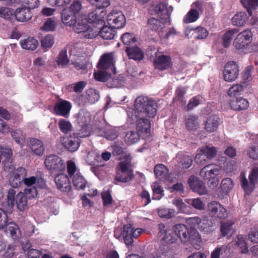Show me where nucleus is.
Segmentation results:
<instances>
[{"label":"nucleus","instance_id":"41","mask_svg":"<svg viewBox=\"0 0 258 258\" xmlns=\"http://www.w3.org/2000/svg\"><path fill=\"white\" fill-rule=\"evenodd\" d=\"M243 6L247 9L249 16H252V10L255 9L258 5V0H241Z\"/></svg>","mask_w":258,"mask_h":258},{"label":"nucleus","instance_id":"20","mask_svg":"<svg viewBox=\"0 0 258 258\" xmlns=\"http://www.w3.org/2000/svg\"><path fill=\"white\" fill-rule=\"evenodd\" d=\"M12 173L13 176L10 179V185L13 187L17 188L20 186L24 177L26 176L27 171L25 168L20 167Z\"/></svg>","mask_w":258,"mask_h":258},{"label":"nucleus","instance_id":"42","mask_svg":"<svg viewBox=\"0 0 258 258\" xmlns=\"http://www.w3.org/2000/svg\"><path fill=\"white\" fill-rule=\"evenodd\" d=\"M111 73H112V72L100 71L97 73H94V79L98 81L105 82L111 78Z\"/></svg>","mask_w":258,"mask_h":258},{"label":"nucleus","instance_id":"54","mask_svg":"<svg viewBox=\"0 0 258 258\" xmlns=\"http://www.w3.org/2000/svg\"><path fill=\"white\" fill-rule=\"evenodd\" d=\"M113 153L114 155L120 156L121 157H126L127 160H129V161H131L132 158L130 154H126L124 151V149L122 147H120L118 145H115L114 146L113 149Z\"/></svg>","mask_w":258,"mask_h":258},{"label":"nucleus","instance_id":"46","mask_svg":"<svg viewBox=\"0 0 258 258\" xmlns=\"http://www.w3.org/2000/svg\"><path fill=\"white\" fill-rule=\"evenodd\" d=\"M205 221H206V220H204L202 222V219L200 217L196 216L187 218L186 219V224L191 225V227L189 228H194L196 229L197 227L199 228H202V226L201 225V224L202 223L204 224Z\"/></svg>","mask_w":258,"mask_h":258},{"label":"nucleus","instance_id":"11","mask_svg":"<svg viewBox=\"0 0 258 258\" xmlns=\"http://www.w3.org/2000/svg\"><path fill=\"white\" fill-rule=\"evenodd\" d=\"M239 74V66L236 62L231 61L225 64L223 71V77L225 81H234L237 78Z\"/></svg>","mask_w":258,"mask_h":258},{"label":"nucleus","instance_id":"2","mask_svg":"<svg viewBox=\"0 0 258 258\" xmlns=\"http://www.w3.org/2000/svg\"><path fill=\"white\" fill-rule=\"evenodd\" d=\"M220 169L221 168L218 165L209 164L201 170L200 175L207 182L209 187L214 188L219 183V180L216 176L219 174Z\"/></svg>","mask_w":258,"mask_h":258},{"label":"nucleus","instance_id":"17","mask_svg":"<svg viewBox=\"0 0 258 258\" xmlns=\"http://www.w3.org/2000/svg\"><path fill=\"white\" fill-rule=\"evenodd\" d=\"M187 183L193 191L200 195L207 193V189L204 183L197 177L194 175L190 176L187 180Z\"/></svg>","mask_w":258,"mask_h":258},{"label":"nucleus","instance_id":"63","mask_svg":"<svg viewBox=\"0 0 258 258\" xmlns=\"http://www.w3.org/2000/svg\"><path fill=\"white\" fill-rule=\"evenodd\" d=\"M54 111L56 115L64 116V101L61 100L56 103L54 107Z\"/></svg>","mask_w":258,"mask_h":258},{"label":"nucleus","instance_id":"62","mask_svg":"<svg viewBox=\"0 0 258 258\" xmlns=\"http://www.w3.org/2000/svg\"><path fill=\"white\" fill-rule=\"evenodd\" d=\"M103 204L104 207L111 205L113 202L111 195L109 191H106L101 194Z\"/></svg>","mask_w":258,"mask_h":258},{"label":"nucleus","instance_id":"32","mask_svg":"<svg viewBox=\"0 0 258 258\" xmlns=\"http://www.w3.org/2000/svg\"><path fill=\"white\" fill-rule=\"evenodd\" d=\"M72 182L77 189L83 190L87 184V180L80 174L77 173L73 177Z\"/></svg>","mask_w":258,"mask_h":258},{"label":"nucleus","instance_id":"38","mask_svg":"<svg viewBox=\"0 0 258 258\" xmlns=\"http://www.w3.org/2000/svg\"><path fill=\"white\" fill-rule=\"evenodd\" d=\"M243 90V87L241 85L235 84L229 88L228 95L231 99H236V97H239V96L241 94Z\"/></svg>","mask_w":258,"mask_h":258},{"label":"nucleus","instance_id":"34","mask_svg":"<svg viewBox=\"0 0 258 258\" xmlns=\"http://www.w3.org/2000/svg\"><path fill=\"white\" fill-rule=\"evenodd\" d=\"M68 143L66 145V149L71 152L77 151L80 144L79 139L76 136H71L68 139Z\"/></svg>","mask_w":258,"mask_h":258},{"label":"nucleus","instance_id":"36","mask_svg":"<svg viewBox=\"0 0 258 258\" xmlns=\"http://www.w3.org/2000/svg\"><path fill=\"white\" fill-rule=\"evenodd\" d=\"M141 134L135 131L127 132L124 137V141L128 145H132L138 142Z\"/></svg>","mask_w":258,"mask_h":258},{"label":"nucleus","instance_id":"25","mask_svg":"<svg viewBox=\"0 0 258 258\" xmlns=\"http://www.w3.org/2000/svg\"><path fill=\"white\" fill-rule=\"evenodd\" d=\"M125 51L130 59L141 60L144 58V53L138 47L126 46Z\"/></svg>","mask_w":258,"mask_h":258},{"label":"nucleus","instance_id":"57","mask_svg":"<svg viewBox=\"0 0 258 258\" xmlns=\"http://www.w3.org/2000/svg\"><path fill=\"white\" fill-rule=\"evenodd\" d=\"M13 14L14 11L12 9L6 7L0 8L1 17L3 18L6 20H9L11 18Z\"/></svg>","mask_w":258,"mask_h":258},{"label":"nucleus","instance_id":"31","mask_svg":"<svg viewBox=\"0 0 258 258\" xmlns=\"http://www.w3.org/2000/svg\"><path fill=\"white\" fill-rule=\"evenodd\" d=\"M154 11L156 14L162 19H167L169 18V14L166 3H160L157 4L155 7Z\"/></svg>","mask_w":258,"mask_h":258},{"label":"nucleus","instance_id":"10","mask_svg":"<svg viewBox=\"0 0 258 258\" xmlns=\"http://www.w3.org/2000/svg\"><path fill=\"white\" fill-rule=\"evenodd\" d=\"M81 9L82 5L80 1H74L71 4L69 10L66 12V25L72 26L76 23V19Z\"/></svg>","mask_w":258,"mask_h":258},{"label":"nucleus","instance_id":"43","mask_svg":"<svg viewBox=\"0 0 258 258\" xmlns=\"http://www.w3.org/2000/svg\"><path fill=\"white\" fill-rule=\"evenodd\" d=\"M233 223H230L229 222H222L221 223V232L223 236L227 235H231L233 231Z\"/></svg>","mask_w":258,"mask_h":258},{"label":"nucleus","instance_id":"39","mask_svg":"<svg viewBox=\"0 0 258 258\" xmlns=\"http://www.w3.org/2000/svg\"><path fill=\"white\" fill-rule=\"evenodd\" d=\"M153 190L152 199L153 200H160L164 196V190L157 182H155L151 186Z\"/></svg>","mask_w":258,"mask_h":258},{"label":"nucleus","instance_id":"15","mask_svg":"<svg viewBox=\"0 0 258 258\" xmlns=\"http://www.w3.org/2000/svg\"><path fill=\"white\" fill-rule=\"evenodd\" d=\"M208 210L210 214L215 218L224 219L228 216L226 210L219 202L212 201L208 205Z\"/></svg>","mask_w":258,"mask_h":258},{"label":"nucleus","instance_id":"50","mask_svg":"<svg viewBox=\"0 0 258 258\" xmlns=\"http://www.w3.org/2000/svg\"><path fill=\"white\" fill-rule=\"evenodd\" d=\"M175 211L173 209L163 208L159 209L158 214L161 218H170L174 216Z\"/></svg>","mask_w":258,"mask_h":258},{"label":"nucleus","instance_id":"60","mask_svg":"<svg viewBox=\"0 0 258 258\" xmlns=\"http://www.w3.org/2000/svg\"><path fill=\"white\" fill-rule=\"evenodd\" d=\"M54 181L58 189L61 191H63V185L64 184V174L63 173L58 174L57 176H55Z\"/></svg>","mask_w":258,"mask_h":258},{"label":"nucleus","instance_id":"40","mask_svg":"<svg viewBox=\"0 0 258 258\" xmlns=\"http://www.w3.org/2000/svg\"><path fill=\"white\" fill-rule=\"evenodd\" d=\"M172 203L177 207L178 212L185 214L189 213L190 207L187 206L181 199H174Z\"/></svg>","mask_w":258,"mask_h":258},{"label":"nucleus","instance_id":"14","mask_svg":"<svg viewBox=\"0 0 258 258\" xmlns=\"http://www.w3.org/2000/svg\"><path fill=\"white\" fill-rule=\"evenodd\" d=\"M113 53H104L100 57L97 67L100 70L108 71L115 73Z\"/></svg>","mask_w":258,"mask_h":258},{"label":"nucleus","instance_id":"35","mask_svg":"<svg viewBox=\"0 0 258 258\" xmlns=\"http://www.w3.org/2000/svg\"><path fill=\"white\" fill-rule=\"evenodd\" d=\"M198 116L194 115H188L185 119V126L189 131L196 130L198 125Z\"/></svg>","mask_w":258,"mask_h":258},{"label":"nucleus","instance_id":"24","mask_svg":"<svg viewBox=\"0 0 258 258\" xmlns=\"http://www.w3.org/2000/svg\"><path fill=\"white\" fill-rule=\"evenodd\" d=\"M220 121V118L217 115H210L205 123V129L207 132H214L218 128Z\"/></svg>","mask_w":258,"mask_h":258},{"label":"nucleus","instance_id":"48","mask_svg":"<svg viewBox=\"0 0 258 258\" xmlns=\"http://www.w3.org/2000/svg\"><path fill=\"white\" fill-rule=\"evenodd\" d=\"M7 225L8 227L7 228V232L9 233L14 239L18 238L17 233L20 232V230L18 225L13 222H10L9 224L7 223Z\"/></svg>","mask_w":258,"mask_h":258},{"label":"nucleus","instance_id":"19","mask_svg":"<svg viewBox=\"0 0 258 258\" xmlns=\"http://www.w3.org/2000/svg\"><path fill=\"white\" fill-rule=\"evenodd\" d=\"M192 6L197 9H191L183 18V22L190 23L196 21L200 17L198 10H201L202 8V3L197 1L193 3Z\"/></svg>","mask_w":258,"mask_h":258},{"label":"nucleus","instance_id":"29","mask_svg":"<svg viewBox=\"0 0 258 258\" xmlns=\"http://www.w3.org/2000/svg\"><path fill=\"white\" fill-rule=\"evenodd\" d=\"M20 44L23 49L33 51L37 48L39 43L34 37H28L22 40Z\"/></svg>","mask_w":258,"mask_h":258},{"label":"nucleus","instance_id":"23","mask_svg":"<svg viewBox=\"0 0 258 258\" xmlns=\"http://www.w3.org/2000/svg\"><path fill=\"white\" fill-rule=\"evenodd\" d=\"M229 105L232 109L240 111L246 109L249 106V102L247 99L239 97L236 99H231Z\"/></svg>","mask_w":258,"mask_h":258},{"label":"nucleus","instance_id":"55","mask_svg":"<svg viewBox=\"0 0 258 258\" xmlns=\"http://www.w3.org/2000/svg\"><path fill=\"white\" fill-rule=\"evenodd\" d=\"M54 42L53 36L47 35L41 39V46L43 48H49L52 47Z\"/></svg>","mask_w":258,"mask_h":258},{"label":"nucleus","instance_id":"37","mask_svg":"<svg viewBox=\"0 0 258 258\" xmlns=\"http://www.w3.org/2000/svg\"><path fill=\"white\" fill-rule=\"evenodd\" d=\"M192 158L189 155L182 156L178 163V166L181 168V172L189 168L192 164Z\"/></svg>","mask_w":258,"mask_h":258},{"label":"nucleus","instance_id":"61","mask_svg":"<svg viewBox=\"0 0 258 258\" xmlns=\"http://www.w3.org/2000/svg\"><path fill=\"white\" fill-rule=\"evenodd\" d=\"M210 159L207 158V156L204 152H200L198 153L195 157V161L197 164L201 165H204L205 164L208 163V161Z\"/></svg>","mask_w":258,"mask_h":258},{"label":"nucleus","instance_id":"18","mask_svg":"<svg viewBox=\"0 0 258 258\" xmlns=\"http://www.w3.org/2000/svg\"><path fill=\"white\" fill-rule=\"evenodd\" d=\"M158 237L162 241L168 243H173L172 235L168 224L160 223L158 224Z\"/></svg>","mask_w":258,"mask_h":258},{"label":"nucleus","instance_id":"28","mask_svg":"<svg viewBox=\"0 0 258 258\" xmlns=\"http://www.w3.org/2000/svg\"><path fill=\"white\" fill-rule=\"evenodd\" d=\"M115 28L110 26H104V25L99 30L98 34L103 39L111 40L113 39L115 35Z\"/></svg>","mask_w":258,"mask_h":258},{"label":"nucleus","instance_id":"21","mask_svg":"<svg viewBox=\"0 0 258 258\" xmlns=\"http://www.w3.org/2000/svg\"><path fill=\"white\" fill-rule=\"evenodd\" d=\"M14 15L16 20L21 22H28L32 17L31 10L25 6L17 8L14 12Z\"/></svg>","mask_w":258,"mask_h":258},{"label":"nucleus","instance_id":"33","mask_svg":"<svg viewBox=\"0 0 258 258\" xmlns=\"http://www.w3.org/2000/svg\"><path fill=\"white\" fill-rule=\"evenodd\" d=\"M237 29H233L227 31L222 36V45L224 47L227 48L231 44L234 35L238 33Z\"/></svg>","mask_w":258,"mask_h":258},{"label":"nucleus","instance_id":"16","mask_svg":"<svg viewBox=\"0 0 258 258\" xmlns=\"http://www.w3.org/2000/svg\"><path fill=\"white\" fill-rule=\"evenodd\" d=\"M77 18L78 20H76V23L73 25L74 31L78 33H82V36L86 38H93L94 37H88L87 36L88 34L90 32V30H92V28L88 23L86 18L78 17Z\"/></svg>","mask_w":258,"mask_h":258},{"label":"nucleus","instance_id":"44","mask_svg":"<svg viewBox=\"0 0 258 258\" xmlns=\"http://www.w3.org/2000/svg\"><path fill=\"white\" fill-rule=\"evenodd\" d=\"M236 245L241 249V253H246L248 252V247L246 242V238L242 235H237Z\"/></svg>","mask_w":258,"mask_h":258},{"label":"nucleus","instance_id":"22","mask_svg":"<svg viewBox=\"0 0 258 258\" xmlns=\"http://www.w3.org/2000/svg\"><path fill=\"white\" fill-rule=\"evenodd\" d=\"M28 145L35 154L41 156L44 151V147L42 142L36 138H30L28 142Z\"/></svg>","mask_w":258,"mask_h":258},{"label":"nucleus","instance_id":"51","mask_svg":"<svg viewBox=\"0 0 258 258\" xmlns=\"http://www.w3.org/2000/svg\"><path fill=\"white\" fill-rule=\"evenodd\" d=\"M186 202L196 209L200 210L204 209L205 204L199 198L188 199Z\"/></svg>","mask_w":258,"mask_h":258},{"label":"nucleus","instance_id":"3","mask_svg":"<svg viewBox=\"0 0 258 258\" xmlns=\"http://www.w3.org/2000/svg\"><path fill=\"white\" fill-rule=\"evenodd\" d=\"M104 16L105 13L103 11L100 12L99 14L97 11L89 13L86 20L92 28V30H90L91 32L88 34V37H95L98 35L99 30L105 24Z\"/></svg>","mask_w":258,"mask_h":258},{"label":"nucleus","instance_id":"13","mask_svg":"<svg viewBox=\"0 0 258 258\" xmlns=\"http://www.w3.org/2000/svg\"><path fill=\"white\" fill-rule=\"evenodd\" d=\"M12 155L13 151L11 149H6L2 151V156L4 158L2 161L3 169L9 174H12L16 170Z\"/></svg>","mask_w":258,"mask_h":258},{"label":"nucleus","instance_id":"12","mask_svg":"<svg viewBox=\"0 0 258 258\" xmlns=\"http://www.w3.org/2000/svg\"><path fill=\"white\" fill-rule=\"evenodd\" d=\"M107 22L111 27L115 29H119L124 26L125 18L120 11H112L108 15Z\"/></svg>","mask_w":258,"mask_h":258},{"label":"nucleus","instance_id":"6","mask_svg":"<svg viewBox=\"0 0 258 258\" xmlns=\"http://www.w3.org/2000/svg\"><path fill=\"white\" fill-rule=\"evenodd\" d=\"M252 34L250 30H245L239 33L234 39L233 45L241 52H246L251 44Z\"/></svg>","mask_w":258,"mask_h":258},{"label":"nucleus","instance_id":"52","mask_svg":"<svg viewBox=\"0 0 258 258\" xmlns=\"http://www.w3.org/2000/svg\"><path fill=\"white\" fill-rule=\"evenodd\" d=\"M249 157L253 159H258V142L251 145L247 150Z\"/></svg>","mask_w":258,"mask_h":258},{"label":"nucleus","instance_id":"7","mask_svg":"<svg viewBox=\"0 0 258 258\" xmlns=\"http://www.w3.org/2000/svg\"><path fill=\"white\" fill-rule=\"evenodd\" d=\"M153 60L154 68L159 71H164L172 68L173 62L171 57L169 55L163 54L157 51L155 53Z\"/></svg>","mask_w":258,"mask_h":258},{"label":"nucleus","instance_id":"58","mask_svg":"<svg viewBox=\"0 0 258 258\" xmlns=\"http://www.w3.org/2000/svg\"><path fill=\"white\" fill-rule=\"evenodd\" d=\"M13 139L19 144H22L24 140L23 132L20 130H14L11 132Z\"/></svg>","mask_w":258,"mask_h":258},{"label":"nucleus","instance_id":"30","mask_svg":"<svg viewBox=\"0 0 258 258\" xmlns=\"http://www.w3.org/2000/svg\"><path fill=\"white\" fill-rule=\"evenodd\" d=\"M148 26L151 30L160 33L162 32L164 28L165 24L158 19L151 18L148 20Z\"/></svg>","mask_w":258,"mask_h":258},{"label":"nucleus","instance_id":"27","mask_svg":"<svg viewBox=\"0 0 258 258\" xmlns=\"http://www.w3.org/2000/svg\"><path fill=\"white\" fill-rule=\"evenodd\" d=\"M156 178L160 180H166L169 177V170L167 167L163 164L156 165L154 169Z\"/></svg>","mask_w":258,"mask_h":258},{"label":"nucleus","instance_id":"1","mask_svg":"<svg viewBox=\"0 0 258 258\" xmlns=\"http://www.w3.org/2000/svg\"><path fill=\"white\" fill-rule=\"evenodd\" d=\"M135 114L137 118V130L144 137L150 133L151 123L146 118H153L157 113V103L147 97L139 96L135 100Z\"/></svg>","mask_w":258,"mask_h":258},{"label":"nucleus","instance_id":"47","mask_svg":"<svg viewBox=\"0 0 258 258\" xmlns=\"http://www.w3.org/2000/svg\"><path fill=\"white\" fill-rule=\"evenodd\" d=\"M192 30L194 31L195 37L197 39H205L208 36L209 33L204 27L199 26Z\"/></svg>","mask_w":258,"mask_h":258},{"label":"nucleus","instance_id":"5","mask_svg":"<svg viewBox=\"0 0 258 258\" xmlns=\"http://www.w3.org/2000/svg\"><path fill=\"white\" fill-rule=\"evenodd\" d=\"M134 177L131 161L120 162L116 167L115 179L118 182H128Z\"/></svg>","mask_w":258,"mask_h":258},{"label":"nucleus","instance_id":"9","mask_svg":"<svg viewBox=\"0 0 258 258\" xmlns=\"http://www.w3.org/2000/svg\"><path fill=\"white\" fill-rule=\"evenodd\" d=\"M46 168L51 173H58L64 170L63 160L56 155L47 156L44 161Z\"/></svg>","mask_w":258,"mask_h":258},{"label":"nucleus","instance_id":"56","mask_svg":"<svg viewBox=\"0 0 258 258\" xmlns=\"http://www.w3.org/2000/svg\"><path fill=\"white\" fill-rule=\"evenodd\" d=\"M221 187L223 191L228 192L233 188V181L229 178L223 179L221 183Z\"/></svg>","mask_w":258,"mask_h":258},{"label":"nucleus","instance_id":"53","mask_svg":"<svg viewBox=\"0 0 258 258\" xmlns=\"http://www.w3.org/2000/svg\"><path fill=\"white\" fill-rule=\"evenodd\" d=\"M202 97L200 95L196 96L191 98L186 106L187 111L192 109L198 106L202 101Z\"/></svg>","mask_w":258,"mask_h":258},{"label":"nucleus","instance_id":"64","mask_svg":"<svg viewBox=\"0 0 258 258\" xmlns=\"http://www.w3.org/2000/svg\"><path fill=\"white\" fill-rule=\"evenodd\" d=\"M105 137L109 140H114L118 137V133L115 128H110L104 132Z\"/></svg>","mask_w":258,"mask_h":258},{"label":"nucleus","instance_id":"45","mask_svg":"<svg viewBox=\"0 0 258 258\" xmlns=\"http://www.w3.org/2000/svg\"><path fill=\"white\" fill-rule=\"evenodd\" d=\"M121 39L123 43L126 46H130L137 41V39L134 34L130 33L123 34Z\"/></svg>","mask_w":258,"mask_h":258},{"label":"nucleus","instance_id":"26","mask_svg":"<svg viewBox=\"0 0 258 258\" xmlns=\"http://www.w3.org/2000/svg\"><path fill=\"white\" fill-rule=\"evenodd\" d=\"M250 17L245 12H238L232 17V23L234 26H243L247 23Z\"/></svg>","mask_w":258,"mask_h":258},{"label":"nucleus","instance_id":"4","mask_svg":"<svg viewBox=\"0 0 258 258\" xmlns=\"http://www.w3.org/2000/svg\"><path fill=\"white\" fill-rule=\"evenodd\" d=\"M174 231L182 242L185 243L190 241L192 243L194 240L199 238V233L197 229L194 228L189 229L183 224H176L174 227Z\"/></svg>","mask_w":258,"mask_h":258},{"label":"nucleus","instance_id":"49","mask_svg":"<svg viewBox=\"0 0 258 258\" xmlns=\"http://www.w3.org/2000/svg\"><path fill=\"white\" fill-rule=\"evenodd\" d=\"M201 152H204L207 156V158L212 159L214 157L217 153V150L214 146H206L200 149Z\"/></svg>","mask_w":258,"mask_h":258},{"label":"nucleus","instance_id":"8","mask_svg":"<svg viewBox=\"0 0 258 258\" xmlns=\"http://www.w3.org/2000/svg\"><path fill=\"white\" fill-rule=\"evenodd\" d=\"M141 228L135 229L131 224L124 225L122 231V238L126 246H132L134 239H137L142 233Z\"/></svg>","mask_w":258,"mask_h":258},{"label":"nucleus","instance_id":"59","mask_svg":"<svg viewBox=\"0 0 258 258\" xmlns=\"http://www.w3.org/2000/svg\"><path fill=\"white\" fill-rule=\"evenodd\" d=\"M67 172L70 177H72L75 175V173L77 171V167L75 162L72 160H69L67 162Z\"/></svg>","mask_w":258,"mask_h":258}]
</instances>
